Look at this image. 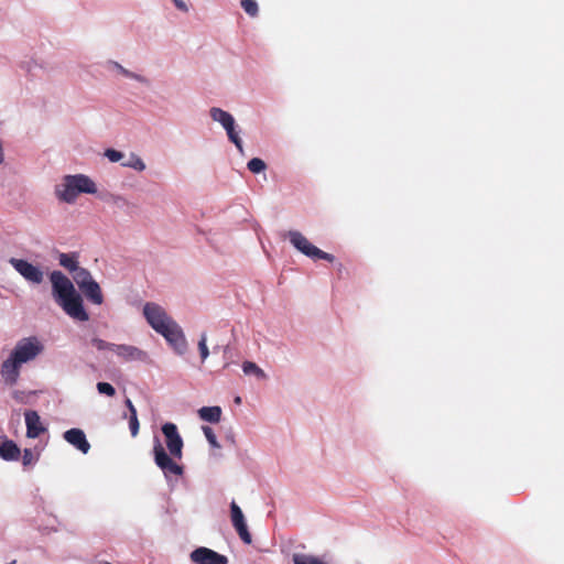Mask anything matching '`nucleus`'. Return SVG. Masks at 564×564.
I'll use <instances>...</instances> for the list:
<instances>
[{"instance_id": "f257e3e1", "label": "nucleus", "mask_w": 564, "mask_h": 564, "mask_svg": "<svg viewBox=\"0 0 564 564\" xmlns=\"http://www.w3.org/2000/svg\"><path fill=\"white\" fill-rule=\"evenodd\" d=\"M162 433L165 437L170 455H167L161 442L155 440L153 446L154 463L163 471L166 478L172 475L182 476L184 473L183 466L178 465L173 459H182L183 457L184 442L178 433L177 426L174 423L167 422L162 425Z\"/></svg>"}, {"instance_id": "f03ea898", "label": "nucleus", "mask_w": 564, "mask_h": 564, "mask_svg": "<svg viewBox=\"0 0 564 564\" xmlns=\"http://www.w3.org/2000/svg\"><path fill=\"white\" fill-rule=\"evenodd\" d=\"M44 351V345L35 337H25L20 339L10 356L1 364V376L8 386H14L20 377V370L23 364L33 361Z\"/></svg>"}, {"instance_id": "7ed1b4c3", "label": "nucleus", "mask_w": 564, "mask_h": 564, "mask_svg": "<svg viewBox=\"0 0 564 564\" xmlns=\"http://www.w3.org/2000/svg\"><path fill=\"white\" fill-rule=\"evenodd\" d=\"M53 295L58 305L72 318L80 322L89 319V315L83 306V300L76 292L72 281L61 271H53L50 274Z\"/></svg>"}, {"instance_id": "20e7f679", "label": "nucleus", "mask_w": 564, "mask_h": 564, "mask_svg": "<svg viewBox=\"0 0 564 564\" xmlns=\"http://www.w3.org/2000/svg\"><path fill=\"white\" fill-rule=\"evenodd\" d=\"M97 192L95 183L86 175H66L56 186L55 194L59 200L72 204L80 193L94 194Z\"/></svg>"}, {"instance_id": "39448f33", "label": "nucleus", "mask_w": 564, "mask_h": 564, "mask_svg": "<svg viewBox=\"0 0 564 564\" xmlns=\"http://www.w3.org/2000/svg\"><path fill=\"white\" fill-rule=\"evenodd\" d=\"M289 239L290 242L299 251H301L303 254H305L308 258H312L314 260H326L329 262H333L335 260V257L330 253H327L316 246L312 245L306 237H304L300 231L291 230L289 231Z\"/></svg>"}, {"instance_id": "423d86ee", "label": "nucleus", "mask_w": 564, "mask_h": 564, "mask_svg": "<svg viewBox=\"0 0 564 564\" xmlns=\"http://www.w3.org/2000/svg\"><path fill=\"white\" fill-rule=\"evenodd\" d=\"M143 315L147 322L156 333H163V330L167 328L170 324L175 323V321L167 315L166 311L161 305L153 302H148L144 304Z\"/></svg>"}, {"instance_id": "0eeeda50", "label": "nucleus", "mask_w": 564, "mask_h": 564, "mask_svg": "<svg viewBox=\"0 0 564 564\" xmlns=\"http://www.w3.org/2000/svg\"><path fill=\"white\" fill-rule=\"evenodd\" d=\"M9 263L19 272L26 281L40 284L43 282L44 274L42 270L23 259L11 258Z\"/></svg>"}, {"instance_id": "6e6552de", "label": "nucleus", "mask_w": 564, "mask_h": 564, "mask_svg": "<svg viewBox=\"0 0 564 564\" xmlns=\"http://www.w3.org/2000/svg\"><path fill=\"white\" fill-rule=\"evenodd\" d=\"M159 334L166 339V341L172 346L175 352H177L178 355H183L186 352L187 341L182 328L176 322L174 324H170V326L165 328L163 333Z\"/></svg>"}, {"instance_id": "1a4fd4ad", "label": "nucleus", "mask_w": 564, "mask_h": 564, "mask_svg": "<svg viewBox=\"0 0 564 564\" xmlns=\"http://www.w3.org/2000/svg\"><path fill=\"white\" fill-rule=\"evenodd\" d=\"M196 564H228V558L208 547H197L189 555Z\"/></svg>"}, {"instance_id": "9d476101", "label": "nucleus", "mask_w": 564, "mask_h": 564, "mask_svg": "<svg viewBox=\"0 0 564 564\" xmlns=\"http://www.w3.org/2000/svg\"><path fill=\"white\" fill-rule=\"evenodd\" d=\"M230 512L232 525L236 529L238 535L246 544H250L252 542V536L248 530L245 516L240 507L235 501L230 503Z\"/></svg>"}, {"instance_id": "9b49d317", "label": "nucleus", "mask_w": 564, "mask_h": 564, "mask_svg": "<svg viewBox=\"0 0 564 564\" xmlns=\"http://www.w3.org/2000/svg\"><path fill=\"white\" fill-rule=\"evenodd\" d=\"M64 440L80 451L83 454H87L90 449V444L86 438V435L80 429H70L64 433Z\"/></svg>"}, {"instance_id": "f8f14e48", "label": "nucleus", "mask_w": 564, "mask_h": 564, "mask_svg": "<svg viewBox=\"0 0 564 564\" xmlns=\"http://www.w3.org/2000/svg\"><path fill=\"white\" fill-rule=\"evenodd\" d=\"M113 351L124 361L144 360L147 352L132 345H115Z\"/></svg>"}, {"instance_id": "ddd939ff", "label": "nucleus", "mask_w": 564, "mask_h": 564, "mask_svg": "<svg viewBox=\"0 0 564 564\" xmlns=\"http://www.w3.org/2000/svg\"><path fill=\"white\" fill-rule=\"evenodd\" d=\"M25 424H26V436L30 438H35L41 435L45 431L41 423L40 415L36 411H26L25 414Z\"/></svg>"}, {"instance_id": "4468645a", "label": "nucleus", "mask_w": 564, "mask_h": 564, "mask_svg": "<svg viewBox=\"0 0 564 564\" xmlns=\"http://www.w3.org/2000/svg\"><path fill=\"white\" fill-rule=\"evenodd\" d=\"M20 454L21 451L13 441L6 436H0V458L4 460H17Z\"/></svg>"}, {"instance_id": "2eb2a0df", "label": "nucleus", "mask_w": 564, "mask_h": 564, "mask_svg": "<svg viewBox=\"0 0 564 564\" xmlns=\"http://www.w3.org/2000/svg\"><path fill=\"white\" fill-rule=\"evenodd\" d=\"M85 296L94 304L100 305L104 301L99 284L94 280L91 283L80 289Z\"/></svg>"}, {"instance_id": "dca6fc26", "label": "nucleus", "mask_w": 564, "mask_h": 564, "mask_svg": "<svg viewBox=\"0 0 564 564\" xmlns=\"http://www.w3.org/2000/svg\"><path fill=\"white\" fill-rule=\"evenodd\" d=\"M198 415L203 421L218 423L221 417L220 406H203L198 410Z\"/></svg>"}, {"instance_id": "f3484780", "label": "nucleus", "mask_w": 564, "mask_h": 564, "mask_svg": "<svg viewBox=\"0 0 564 564\" xmlns=\"http://www.w3.org/2000/svg\"><path fill=\"white\" fill-rule=\"evenodd\" d=\"M224 127V129L226 130L227 132V135H228V139L237 147V149L239 150V152L242 153L243 149H242V141L241 139L239 138L237 131L235 130V119L234 117H231L230 119H228L226 122H224V124H221Z\"/></svg>"}, {"instance_id": "a211bd4d", "label": "nucleus", "mask_w": 564, "mask_h": 564, "mask_svg": "<svg viewBox=\"0 0 564 564\" xmlns=\"http://www.w3.org/2000/svg\"><path fill=\"white\" fill-rule=\"evenodd\" d=\"M58 262L72 274L79 268L78 257L76 253H61L58 256Z\"/></svg>"}, {"instance_id": "6ab92c4d", "label": "nucleus", "mask_w": 564, "mask_h": 564, "mask_svg": "<svg viewBox=\"0 0 564 564\" xmlns=\"http://www.w3.org/2000/svg\"><path fill=\"white\" fill-rule=\"evenodd\" d=\"M73 279L76 282V284L78 285L79 290L84 289V286H86L87 284L91 283V281H94L90 272L87 269L82 268V267H79L73 273Z\"/></svg>"}, {"instance_id": "aec40b11", "label": "nucleus", "mask_w": 564, "mask_h": 564, "mask_svg": "<svg viewBox=\"0 0 564 564\" xmlns=\"http://www.w3.org/2000/svg\"><path fill=\"white\" fill-rule=\"evenodd\" d=\"M294 564H329L314 555L296 553L293 555Z\"/></svg>"}, {"instance_id": "412c9836", "label": "nucleus", "mask_w": 564, "mask_h": 564, "mask_svg": "<svg viewBox=\"0 0 564 564\" xmlns=\"http://www.w3.org/2000/svg\"><path fill=\"white\" fill-rule=\"evenodd\" d=\"M124 167H131L135 171L142 172L145 169V164L140 156L132 153L129 159L121 163Z\"/></svg>"}, {"instance_id": "4be33fe9", "label": "nucleus", "mask_w": 564, "mask_h": 564, "mask_svg": "<svg viewBox=\"0 0 564 564\" xmlns=\"http://www.w3.org/2000/svg\"><path fill=\"white\" fill-rule=\"evenodd\" d=\"M210 117L214 121H217L219 122L220 124H224V122H226L228 119H230L232 116L220 109V108H217V107H213L210 109Z\"/></svg>"}, {"instance_id": "5701e85b", "label": "nucleus", "mask_w": 564, "mask_h": 564, "mask_svg": "<svg viewBox=\"0 0 564 564\" xmlns=\"http://www.w3.org/2000/svg\"><path fill=\"white\" fill-rule=\"evenodd\" d=\"M242 370L246 375H256L259 378H264L265 375L261 368H259L254 362L245 361L242 364Z\"/></svg>"}, {"instance_id": "b1692460", "label": "nucleus", "mask_w": 564, "mask_h": 564, "mask_svg": "<svg viewBox=\"0 0 564 564\" xmlns=\"http://www.w3.org/2000/svg\"><path fill=\"white\" fill-rule=\"evenodd\" d=\"M248 170L254 174L260 173L265 170L267 165L263 160L259 158L251 159L248 164Z\"/></svg>"}, {"instance_id": "393cba45", "label": "nucleus", "mask_w": 564, "mask_h": 564, "mask_svg": "<svg viewBox=\"0 0 564 564\" xmlns=\"http://www.w3.org/2000/svg\"><path fill=\"white\" fill-rule=\"evenodd\" d=\"M241 7L250 17H257L259 12L258 3L254 0H241Z\"/></svg>"}, {"instance_id": "a878e982", "label": "nucleus", "mask_w": 564, "mask_h": 564, "mask_svg": "<svg viewBox=\"0 0 564 564\" xmlns=\"http://www.w3.org/2000/svg\"><path fill=\"white\" fill-rule=\"evenodd\" d=\"M198 350L200 355L202 361H205L209 356V350L207 347V335L206 333H203L200 335L199 341H198Z\"/></svg>"}, {"instance_id": "bb28decb", "label": "nucleus", "mask_w": 564, "mask_h": 564, "mask_svg": "<svg viewBox=\"0 0 564 564\" xmlns=\"http://www.w3.org/2000/svg\"><path fill=\"white\" fill-rule=\"evenodd\" d=\"M203 432H204V435L206 437V440L208 441V443L210 444L212 447L214 448H219L220 445L217 441V437L213 431L212 427L209 426H203Z\"/></svg>"}, {"instance_id": "cd10ccee", "label": "nucleus", "mask_w": 564, "mask_h": 564, "mask_svg": "<svg viewBox=\"0 0 564 564\" xmlns=\"http://www.w3.org/2000/svg\"><path fill=\"white\" fill-rule=\"evenodd\" d=\"M91 344L94 347H96L98 350H106V349H109V350H112L115 349V345L116 344H111V343H108L104 339H100V338H93L91 339Z\"/></svg>"}, {"instance_id": "c85d7f7f", "label": "nucleus", "mask_w": 564, "mask_h": 564, "mask_svg": "<svg viewBox=\"0 0 564 564\" xmlns=\"http://www.w3.org/2000/svg\"><path fill=\"white\" fill-rule=\"evenodd\" d=\"M97 390L101 394H106L108 397H113L116 394L115 388L108 382H98Z\"/></svg>"}, {"instance_id": "c756f323", "label": "nucleus", "mask_w": 564, "mask_h": 564, "mask_svg": "<svg viewBox=\"0 0 564 564\" xmlns=\"http://www.w3.org/2000/svg\"><path fill=\"white\" fill-rule=\"evenodd\" d=\"M105 156L110 162H119L123 158V153L115 149H107L105 151Z\"/></svg>"}, {"instance_id": "7c9ffc66", "label": "nucleus", "mask_w": 564, "mask_h": 564, "mask_svg": "<svg viewBox=\"0 0 564 564\" xmlns=\"http://www.w3.org/2000/svg\"><path fill=\"white\" fill-rule=\"evenodd\" d=\"M129 427H130V431H131V435L133 437L137 436L138 433H139V420H138L137 413L130 414Z\"/></svg>"}, {"instance_id": "2f4dec72", "label": "nucleus", "mask_w": 564, "mask_h": 564, "mask_svg": "<svg viewBox=\"0 0 564 564\" xmlns=\"http://www.w3.org/2000/svg\"><path fill=\"white\" fill-rule=\"evenodd\" d=\"M36 460L35 455L33 454L32 449L25 448L22 454V464L24 466L32 465Z\"/></svg>"}, {"instance_id": "473e14b6", "label": "nucleus", "mask_w": 564, "mask_h": 564, "mask_svg": "<svg viewBox=\"0 0 564 564\" xmlns=\"http://www.w3.org/2000/svg\"><path fill=\"white\" fill-rule=\"evenodd\" d=\"M117 66H118V68L120 69V72H121L123 75H126V76H128V77L135 78V79H138V80H142V78H141L140 76H138V75H135V74L130 73L128 69L123 68L122 66H120V65H118V64H117Z\"/></svg>"}, {"instance_id": "72a5a7b5", "label": "nucleus", "mask_w": 564, "mask_h": 564, "mask_svg": "<svg viewBox=\"0 0 564 564\" xmlns=\"http://www.w3.org/2000/svg\"><path fill=\"white\" fill-rule=\"evenodd\" d=\"M173 2L176 6V8L180 10H182L184 12H186L188 10L186 3L183 0H173Z\"/></svg>"}, {"instance_id": "f704fd0d", "label": "nucleus", "mask_w": 564, "mask_h": 564, "mask_svg": "<svg viewBox=\"0 0 564 564\" xmlns=\"http://www.w3.org/2000/svg\"><path fill=\"white\" fill-rule=\"evenodd\" d=\"M124 403H126V406L128 408L130 414L137 413V410L130 399H126Z\"/></svg>"}, {"instance_id": "c9c22d12", "label": "nucleus", "mask_w": 564, "mask_h": 564, "mask_svg": "<svg viewBox=\"0 0 564 564\" xmlns=\"http://www.w3.org/2000/svg\"><path fill=\"white\" fill-rule=\"evenodd\" d=\"M235 401H236L237 403H240V398H239V397H237V398L235 399Z\"/></svg>"}, {"instance_id": "e433bc0d", "label": "nucleus", "mask_w": 564, "mask_h": 564, "mask_svg": "<svg viewBox=\"0 0 564 564\" xmlns=\"http://www.w3.org/2000/svg\"><path fill=\"white\" fill-rule=\"evenodd\" d=\"M8 564H17V561H15V560H13V561H11V562H10V563H8Z\"/></svg>"}]
</instances>
